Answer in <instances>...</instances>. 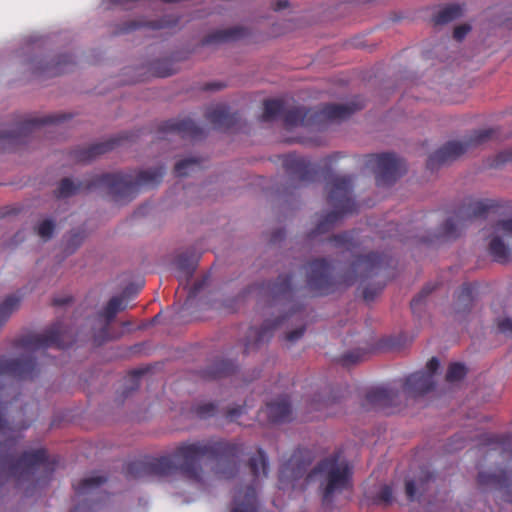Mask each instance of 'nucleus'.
Returning a JSON list of instances; mask_svg holds the SVG:
<instances>
[{"label": "nucleus", "mask_w": 512, "mask_h": 512, "mask_svg": "<svg viewBox=\"0 0 512 512\" xmlns=\"http://www.w3.org/2000/svg\"><path fill=\"white\" fill-rule=\"evenodd\" d=\"M250 333H251V334H253V335H256V334H257V333H256V331H255L254 329H253V330H251V332H250Z\"/></svg>", "instance_id": "nucleus-49"}, {"label": "nucleus", "mask_w": 512, "mask_h": 512, "mask_svg": "<svg viewBox=\"0 0 512 512\" xmlns=\"http://www.w3.org/2000/svg\"><path fill=\"white\" fill-rule=\"evenodd\" d=\"M178 266L179 268L181 269L182 271V274L183 275H180L179 278L182 280L183 278H188L190 277L192 274H193V271L195 269L194 267V264L193 263H189V264H185L184 263V260L182 258H180L178 260Z\"/></svg>", "instance_id": "nucleus-35"}, {"label": "nucleus", "mask_w": 512, "mask_h": 512, "mask_svg": "<svg viewBox=\"0 0 512 512\" xmlns=\"http://www.w3.org/2000/svg\"><path fill=\"white\" fill-rule=\"evenodd\" d=\"M470 30L471 27L469 25H460L456 27L454 30V38L458 41H461L465 38V36L468 34Z\"/></svg>", "instance_id": "nucleus-39"}, {"label": "nucleus", "mask_w": 512, "mask_h": 512, "mask_svg": "<svg viewBox=\"0 0 512 512\" xmlns=\"http://www.w3.org/2000/svg\"><path fill=\"white\" fill-rule=\"evenodd\" d=\"M512 240V218L499 221L489 241V253L497 262H507L510 258L508 242Z\"/></svg>", "instance_id": "nucleus-9"}, {"label": "nucleus", "mask_w": 512, "mask_h": 512, "mask_svg": "<svg viewBox=\"0 0 512 512\" xmlns=\"http://www.w3.org/2000/svg\"><path fill=\"white\" fill-rule=\"evenodd\" d=\"M304 334V327H300L298 329H295L291 332H289L287 335H286V339L290 342H295L297 340H299Z\"/></svg>", "instance_id": "nucleus-41"}, {"label": "nucleus", "mask_w": 512, "mask_h": 512, "mask_svg": "<svg viewBox=\"0 0 512 512\" xmlns=\"http://www.w3.org/2000/svg\"><path fill=\"white\" fill-rule=\"evenodd\" d=\"M467 370L463 364L453 363L449 366L446 380L449 383H456L461 381L466 376Z\"/></svg>", "instance_id": "nucleus-26"}, {"label": "nucleus", "mask_w": 512, "mask_h": 512, "mask_svg": "<svg viewBox=\"0 0 512 512\" xmlns=\"http://www.w3.org/2000/svg\"><path fill=\"white\" fill-rule=\"evenodd\" d=\"M228 113L224 106H217L208 112L209 120L217 126L225 124Z\"/></svg>", "instance_id": "nucleus-29"}, {"label": "nucleus", "mask_w": 512, "mask_h": 512, "mask_svg": "<svg viewBox=\"0 0 512 512\" xmlns=\"http://www.w3.org/2000/svg\"><path fill=\"white\" fill-rule=\"evenodd\" d=\"M498 328L502 333L512 337V319L504 318L499 320Z\"/></svg>", "instance_id": "nucleus-38"}, {"label": "nucleus", "mask_w": 512, "mask_h": 512, "mask_svg": "<svg viewBox=\"0 0 512 512\" xmlns=\"http://www.w3.org/2000/svg\"><path fill=\"white\" fill-rule=\"evenodd\" d=\"M241 413H242L241 408L231 409V410H229V411H228V417H229L231 420H234V419H235V418H237Z\"/></svg>", "instance_id": "nucleus-45"}, {"label": "nucleus", "mask_w": 512, "mask_h": 512, "mask_svg": "<svg viewBox=\"0 0 512 512\" xmlns=\"http://www.w3.org/2000/svg\"><path fill=\"white\" fill-rule=\"evenodd\" d=\"M380 262V256L374 253L359 257L352 265V272L355 276H349L344 282L347 285H351L358 276L366 277L371 275L378 268Z\"/></svg>", "instance_id": "nucleus-13"}, {"label": "nucleus", "mask_w": 512, "mask_h": 512, "mask_svg": "<svg viewBox=\"0 0 512 512\" xmlns=\"http://www.w3.org/2000/svg\"><path fill=\"white\" fill-rule=\"evenodd\" d=\"M80 190V184L74 183L71 179H63L58 187L59 197H68Z\"/></svg>", "instance_id": "nucleus-28"}, {"label": "nucleus", "mask_w": 512, "mask_h": 512, "mask_svg": "<svg viewBox=\"0 0 512 512\" xmlns=\"http://www.w3.org/2000/svg\"><path fill=\"white\" fill-rule=\"evenodd\" d=\"M20 298L15 295L7 296L0 302V326L19 308Z\"/></svg>", "instance_id": "nucleus-17"}, {"label": "nucleus", "mask_w": 512, "mask_h": 512, "mask_svg": "<svg viewBox=\"0 0 512 512\" xmlns=\"http://www.w3.org/2000/svg\"><path fill=\"white\" fill-rule=\"evenodd\" d=\"M282 102L280 100H267L264 103L263 119L269 121L274 119L282 110Z\"/></svg>", "instance_id": "nucleus-27"}, {"label": "nucleus", "mask_w": 512, "mask_h": 512, "mask_svg": "<svg viewBox=\"0 0 512 512\" xmlns=\"http://www.w3.org/2000/svg\"><path fill=\"white\" fill-rule=\"evenodd\" d=\"M308 466L309 462L301 461L300 455L294 454L280 471L281 482H294L304 476L307 483L317 481L325 504H330L337 494L350 485L351 470L339 454L326 457L307 474Z\"/></svg>", "instance_id": "nucleus-1"}, {"label": "nucleus", "mask_w": 512, "mask_h": 512, "mask_svg": "<svg viewBox=\"0 0 512 512\" xmlns=\"http://www.w3.org/2000/svg\"><path fill=\"white\" fill-rule=\"evenodd\" d=\"M54 228H55V224L52 220L44 219L37 226V234L42 239L48 240L51 238Z\"/></svg>", "instance_id": "nucleus-31"}, {"label": "nucleus", "mask_w": 512, "mask_h": 512, "mask_svg": "<svg viewBox=\"0 0 512 512\" xmlns=\"http://www.w3.org/2000/svg\"><path fill=\"white\" fill-rule=\"evenodd\" d=\"M334 240L337 242V243H346L348 240H347V235H339V236H336L334 238Z\"/></svg>", "instance_id": "nucleus-46"}, {"label": "nucleus", "mask_w": 512, "mask_h": 512, "mask_svg": "<svg viewBox=\"0 0 512 512\" xmlns=\"http://www.w3.org/2000/svg\"><path fill=\"white\" fill-rule=\"evenodd\" d=\"M351 182V178L347 176H336L330 181L328 201L334 207V211L319 223L318 233L325 232L341 216L355 210L356 204L350 197Z\"/></svg>", "instance_id": "nucleus-6"}, {"label": "nucleus", "mask_w": 512, "mask_h": 512, "mask_svg": "<svg viewBox=\"0 0 512 512\" xmlns=\"http://www.w3.org/2000/svg\"><path fill=\"white\" fill-rule=\"evenodd\" d=\"M1 397H2V394L0 395V398ZM3 410H4L3 403L0 402V431L4 432V430L6 429V422L3 419Z\"/></svg>", "instance_id": "nucleus-44"}, {"label": "nucleus", "mask_w": 512, "mask_h": 512, "mask_svg": "<svg viewBox=\"0 0 512 512\" xmlns=\"http://www.w3.org/2000/svg\"><path fill=\"white\" fill-rule=\"evenodd\" d=\"M393 500L392 488L388 485H382L376 493L375 502L377 504L389 505Z\"/></svg>", "instance_id": "nucleus-30"}, {"label": "nucleus", "mask_w": 512, "mask_h": 512, "mask_svg": "<svg viewBox=\"0 0 512 512\" xmlns=\"http://www.w3.org/2000/svg\"><path fill=\"white\" fill-rule=\"evenodd\" d=\"M306 115L307 113L304 108H293L285 114V123L290 127L300 125L303 123Z\"/></svg>", "instance_id": "nucleus-25"}, {"label": "nucleus", "mask_w": 512, "mask_h": 512, "mask_svg": "<svg viewBox=\"0 0 512 512\" xmlns=\"http://www.w3.org/2000/svg\"><path fill=\"white\" fill-rule=\"evenodd\" d=\"M109 150V145L108 144H97V145H94L92 146L89 150H88V156L83 158V160H86V159H90L96 155H100V154H103L105 152H107Z\"/></svg>", "instance_id": "nucleus-36"}, {"label": "nucleus", "mask_w": 512, "mask_h": 512, "mask_svg": "<svg viewBox=\"0 0 512 512\" xmlns=\"http://www.w3.org/2000/svg\"><path fill=\"white\" fill-rule=\"evenodd\" d=\"M394 397V393L391 390L385 389V388H377L375 390H372L368 393V400L381 407L385 408L387 407Z\"/></svg>", "instance_id": "nucleus-19"}, {"label": "nucleus", "mask_w": 512, "mask_h": 512, "mask_svg": "<svg viewBox=\"0 0 512 512\" xmlns=\"http://www.w3.org/2000/svg\"><path fill=\"white\" fill-rule=\"evenodd\" d=\"M471 294H472V291H471L470 287L464 286V287L461 288V290H460V292L458 294V299L465 306H468L471 303V300H472Z\"/></svg>", "instance_id": "nucleus-37"}, {"label": "nucleus", "mask_w": 512, "mask_h": 512, "mask_svg": "<svg viewBox=\"0 0 512 512\" xmlns=\"http://www.w3.org/2000/svg\"><path fill=\"white\" fill-rule=\"evenodd\" d=\"M180 130L183 132L189 133L191 136H196L197 127L192 121H184L180 124Z\"/></svg>", "instance_id": "nucleus-40"}, {"label": "nucleus", "mask_w": 512, "mask_h": 512, "mask_svg": "<svg viewBox=\"0 0 512 512\" xmlns=\"http://www.w3.org/2000/svg\"><path fill=\"white\" fill-rule=\"evenodd\" d=\"M165 174L163 167H156L133 173H116L104 176L103 181L118 200L131 198L141 187L158 184Z\"/></svg>", "instance_id": "nucleus-4"}, {"label": "nucleus", "mask_w": 512, "mask_h": 512, "mask_svg": "<svg viewBox=\"0 0 512 512\" xmlns=\"http://www.w3.org/2000/svg\"><path fill=\"white\" fill-rule=\"evenodd\" d=\"M105 481L106 479L102 476L92 475L81 480V482L75 487V490L78 494L90 493Z\"/></svg>", "instance_id": "nucleus-20"}, {"label": "nucleus", "mask_w": 512, "mask_h": 512, "mask_svg": "<svg viewBox=\"0 0 512 512\" xmlns=\"http://www.w3.org/2000/svg\"><path fill=\"white\" fill-rule=\"evenodd\" d=\"M478 481L482 485H495V486H501L502 479L499 475L496 474H490L487 472H481L478 476Z\"/></svg>", "instance_id": "nucleus-33"}, {"label": "nucleus", "mask_w": 512, "mask_h": 512, "mask_svg": "<svg viewBox=\"0 0 512 512\" xmlns=\"http://www.w3.org/2000/svg\"><path fill=\"white\" fill-rule=\"evenodd\" d=\"M434 481L433 475L428 471H421L419 476L409 479L405 483V493L410 501H418L424 496Z\"/></svg>", "instance_id": "nucleus-12"}, {"label": "nucleus", "mask_w": 512, "mask_h": 512, "mask_svg": "<svg viewBox=\"0 0 512 512\" xmlns=\"http://www.w3.org/2000/svg\"><path fill=\"white\" fill-rule=\"evenodd\" d=\"M438 368L439 360L431 358L426 365V371L415 372L406 379L404 393L415 398L432 390L435 386L434 374Z\"/></svg>", "instance_id": "nucleus-8"}, {"label": "nucleus", "mask_w": 512, "mask_h": 512, "mask_svg": "<svg viewBox=\"0 0 512 512\" xmlns=\"http://www.w3.org/2000/svg\"><path fill=\"white\" fill-rule=\"evenodd\" d=\"M490 129L474 131L467 141H451L435 151L428 159V166L431 169L447 164L463 155L471 146L483 143L490 138Z\"/></svg>", "instance_id": "nucleus-7"}, {"label": "nucleus", "mask_w": 512, "mask_h": 512, "mask_svg": "<svg viewBox=\"0 0 512 512\" xmlns=\"http://www.w3.org/2000/svg\"><path fill=\"white\" fill-rule=\"evenodd\" d=\"M351 355H346L345 360L348 361L350 359Z\"/></svg>", "instance_id": "nucleus-48"}, {"label": "nucleus", "mask_w": 512, "mask_h": 512, "mask_svg": "<svg viewBox=\"0 0 512 512\" xmlns=\"http://www.w3.org/2000/svg\"><path fill=\"white\" fill-rule=\"evenodd\" d=\"M215 410V406L213 404H205V405H202L198 408V414L201 416V417H206V416H209L210 414H212Z\"/></svg>", "instance_id": "nucleus-42"}, {"label": "nucleus", "mask_w": 512, "mask_h": 512, "mask_svg": "<svg viewBox=\"0 0 512 512\" xmlns=\"http://www.w3.org/2000/svg\"><path fill=\"white\" fill-rule=\"evenodd\" d=\"M14 444L13 439L0 444V464L15 478L27 479L34 473L36 467L46 460V453L43 449L27 451L15 460Z\"/></svg>", "instance_id": "nucleus-5"}, {"label": "nucleus", "mask_w": 512, "mask_h": 512, "mask_svg": "<svg viewBox=\"0 0 512 512\" xmlns=\"http://www.w3.org/2000/svg\"><path fill=\"white\" fill-rule=\"evenodd\" d=\"M434 285L428 284L425 286L421 292L415 296L411 301V308L414 313L418 312L421 308V305L424 301V299L434 290Z\"/></svg>", "instance_id": "nucleus-32"}, {"label": "nucleus", "mask_w": 512, "mask_h": 512, "mask_svg": "<svg viewBox=\"0 0 512 512\" xmlns=\"http://www.w3.org/2000/svg\"><path fill=\"white\" fill-rule=\"evenodd\" d=\"M462 15V8L459 5H449L443 8L436 16V23L445 24Z\"/></svg>", "instance_id": "nucleus-22"}, {"label": "nucleus", "mask_w": 512, "mask_h": 512, "mask_svg": "<svg viewBox=\"0 0 512 512\" xmlns=\"http://www.w3.org/2000/svg\"><path fill=\"white\" fill-rule=\"evenodd\" d=\"M225 451L219 442H196L180 446L172 455L162 457L151 464V469L159 475H169L180 471L186 477L199 481V462L203 458L218 456Z\"/></svg>", "instance_id": "nucleus-3"}, {"label": "nucleus", "mask_w": 512, "mask_h": 512, "mask_svg": "<svg viewBox=\"0 0 512 512\" xmlns=\"http://www.w3.org/2000/svg\"><path fill=\"white\" fill-rule=\"evenodd\" d=\"M203 284H204V281L201 283L195 284L194 289L191 291V295L195 296L196 293L201 289Z\"/></svg>", "instance_id": "nucleus-47"}, {"label": "nucleus", "mask_w": 512, "mask_h": 512, "mask_svg": "<svg viewBox=\"0 0 512 512\" xmlns=\"http://www.w3.org/2000/svg\"><path fill=\"white\" fill-rule=\"evenodd\" d=\"M370 162L375 167L376 179L379 185L391 183L400 174V164L392 154L374 156Z\"/></svg>", "instance_id": "nucleus-11"}, {"label": "nucleus", "mask_w": 512, "mask_h": 512, "mask_svg": "<svg viewBox=\"0 0 512 512\" xmlns=\"http://www.w3.org/2000/svg\"><path fill=\"white\" fill-rule=\"evenodd\" d=\"M261 413L265 414L272 422H281L289 419L291 406L287 397H280L268 403Z\"/></svg>", "instance_id": "nucleus-15"}, {"label": "nucleus", "mask_w": 512, "mask_h": 512, "mask_svg": "<svg viewBox=\"0 0 512 512\" xmlns=\"http://www.w3.org/2000/svg\"><path fill=\"white\" fill-rule=\"evenodd\" d=\"M271 329L265 325L257 335V342L268 340L271 337Z\"/></svg>", "instance_id": "nucleus-43"}, {"label": "nucleus", "mask_w": 512, "mask_h": 512, "mask_svg": "<svg viewBox=\"0 0 512 512\" xmlns=\"http://www.w3.org/2000/svg\"><path fill=\"white\" fill-rule=\"evenodd\" d=\"M330 265L325 260H315L307 267V284L318 294H328L332 291L333 281Z\"/></svg>", "instance_id": "nucleus-10"}, {"label": "nucleus", "mask_w": 512, "mask_h": 512, "mask_svg": "<svg viewBox=\"0 0 512 512\" xmlns=\"http://www.w3.org/2000/svg\"><path fill=\"white\" fill-rule=\"evenodd\" d=\"M463 226L462 218L459 215L452 216L445 222L442 236L446 238H455L458 236L459 231Z\"/></svg>", "instance_id": "nucleus-21"}, {"label": "nucleus", "mask_w": 512, "mask_h": 512, "mask_svg": "<svg viewBox=\"0 0 512 512\" xmlns=\"http://www.w3.org/2000/svg\"><path fill=\"white\" fill-rule=\"evenodd\" d=\"M362 106V104L355 103L328 105L323 109L322 113L324 117L330 120H344L356 110L361 109Z\"/></svg>", "instance_id": "nucleus-16"}, {"label": "nucleus", "mask_w": 512, "mask_h": 512, "mask_svg": "<svg viewBox=\"0 0 512 512\" xmlns=\"http://www.w3.org/2000/svg\"><path fill=\"white\" fill-rule=\"evenodd\" d=\"M61 332V326L56 324L42 334H31L18 339L15 345L23 352L21 357L13 359L0 357V384L8 383L13 379L31 378L35 361L30 354L53 345L61 346Z\"/></svg>", "instance_id": "nucleus-2"}, {"label": "nucleus", "mask_w": 512, "mask_h": 512, "mask_svg": "<svg viewBox=\"0 0 512 512\" xmlns=\"http://www.w3.org/2000/svg\"><path fill=\"white\" fill-rule=\"evenodd\" d=\"M250 469L256 479L267 476L268 462L267 457L262 450H258L257 454L250 459Z\"/></svg>", "instance_id": "nucleus-18"}, {"label": "nucleus", "mask_w": 512, "mask_h": 512, "mask_svg": "<svg viewBox=\"0 0 512 512\" xmlns=\"http://www.w3.org/2000/svg\"><path fill=\"white\" fill-rule=\"evenodd\" d=\"M291 278L289 276H281L279 281L274 284L272 292L275 295L285 294L290 289Z\"/></svg>", "instance_id": "nucleus-34"}, {"label": "nucleus", "mask_w": 512, "mask_h": 512, "mask_svg": "<svg viewBox=\"0 0 512 512\" xmlns=\"http://www.w3.org/2000/svg\"><path fill=\"white\" fill-rule=\"evenodd\" d=\"M231 512H258L256 484L248 486L245 491L240 489L235 493Z\"/></svg>", "instance_id": "nucleus-14"}, {"label": "nucleus", "mask_w": 512, "mask_h": 512, "mask_svg": "<svg viewBox=\"0 0 512 512\" xmlns=\"http://www.w3.org/2000/svg\"><path fill=\"white\" fill-rule=\"evenodd\" d=\"M126 307L124 303V299L121 297H113L110 299L104 310L102 311V316L107 320V322H110L113 320L115 315L121 311L124 310Z\"/></svg>", "instance_id": "nucleus-23"}, {"label": "nucleus", "mask_w": 512, "mask_h": 512, "mask_svg": "<svg viewBox=\"0 0 512 512\" xmlns=\"http://www.w3.org/2000/svg\"><path fill=\"white\" fill-rule=\"evenodd\" d=\"M200 168V163L195 158H186L175 165V173L177 176H187Z\"/></svg>", "instance_id": "nucleus-24"}]
</instances>
